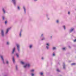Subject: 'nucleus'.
Here are the masks:
<instances>
[{
  "label": "nucleus",
  "instance_id": "nucleus-1",
  "mask_svg": "<svg viewBox=\"0 0 76 76\" xmlns=\"http://www.w3.org/2000/svg\"><path fill=\"white\" fill-rule=\"evenodd\" d=\"M31 66V65H30V64L29 63H26L25 64V65H24L23 66V67L24 68V69H26L27 67H28V68H29Z\"/></svg>",
  "mask_w": 76,
  "mask_h": 76
},
{
  "label": "nucleus",
  "instance_id": "nucleus-2",
  "mask_svg": "<svg viewBox=\"0 0 76 76\" xmlns=\"http://www.w3.org/2000/svg\"><path fill=\"white\" fill-rule=\"evenodd\" d=\"M16 45L17 46V49L18 53H20V45L19 44H16Z\"/></svg>",
  "mask_w": 76,
  "mask_h": 76
},
{
  "label": "nucleus",
  "instance_id": "nucleus-3",
  "mask_svg": "<svg viewBox=\"0 0 76 76\" xmlns=\"http://www.w3.org/2000/svg\"><path fill=\"white\" fill-rule=\"evenodd\" d=\"M22 31H22V29L20 30V32L19 33V37H22Z\"/></svg>",
  "mask_w": 76,
  "mask_h": 76
},
{
  "label": "nucleus",
  "instance_id": "nucleus-4",
  "mask_svg": "<svg viewBox=\"0 0 76 76\" xmlns=\"http://www.w3.org/2000/svg\"><path fill=\"white\" fill-rule=\"evenodd\" d=\"M11 27H9V28H8L6 31V32L5 33L6 34H8V32H9V30L10 29H11Z\"/></svg>",
  "mask_w": 76,
  "mask_h": 76
},
{
  "label": "nucleus",
  "instance_id": "nucleus-5",
  "mask_svg": "<svg viewBox=\"0 0 76 76\" xmlns=\"http://www.w3.org/2000/svg\"><path fill=\"white\" fill-rule=\"evenodd\" d=\"M12 2L15 6L16 5V0H12Z\"/></svg>",
  "mask_w": 76,
  "mask_h": 76
},
{
  "label": "nucleus",
  "instance_id": "nucleus-6",
  "mask_svg": "<svg viewBox=\"0 0 76 76\" xmlns=\"http://www.w3.org/2000/svg\"><path fill=\"white\" fill-rule=\"evenodd\" d=\"M2 10L4 13V14H5L6 13V11L5 10V8H2Z\"/></svg>",
  "mask_w": 76,
  "mask_h": 76
},
{
  "label": "nucleus",
  "instance_id": "nucleus-7",
  "mask_svg": "<svg viewBox=\"0 0 76 76\" xmlns=\"http://www.w3.org/2000/svg\"><path fill=\"white\" fill-rule=\"evenodd\" d=\"M46 48L47 50H49V44L48 43L46 44Z\"/></svg>",
  "mask_w": 76,
  "mask_h": 76
},
{
  "label": "nucleus",
  "instance_id": "nucleus-8",
  "mask_svg": "<svg viewBox=\"0 0 76 76\" xmlns=\"http://www.w3.org/2000/svg\"><path fill=\"white\" fill-rule=\"evenodd\" d=\"M1 35L2 37H4V31L3 30H2L1 31Z\"/></svg>",
  "mask_w": 76,
  "mask_h": 76
},
{
  "label": "nucleus",
  "instance_id": "nucleus-9",
  "mask_svg": "<svg viewBox=\"0 0 76 76\" xmlns=\"http://www.w3.org/2000/svg\"><path fill=\"white\" fill-rule=\"evenodd\" d=\"M1 58L2 60V62H3V64H4V59L3 58V57L2 56H1Z\"/></svg>",
  "mask_w": 76,
  "mask_h": 76
},
{
  "label": "nucleus",
  "instance_id": "nucleus-10",
  "mask_svg": "<svg viewBox=\"0 0 76 76\" xmlns=\"http://www.w3.org/2000/svg\"><path fill=\"white\" fill-rule=\"evenodd\" d=\"M15 50H16V49L15 48V47H14L13 49L12 50V54H14V53H15Z\"/></svg>",
  "mask_w": 76,
  "mask_h": 76
},
{
  "label": "nucleus",
  "instance_id": "nucleus-11",
  "mask_svg": "<svg viewBox=\"0 0 76 76\" xmlns=\"http://www.w3.org/2000/svg\"><path fill=\"white\" fill-rule=\"evenodd\" d=\"M23 9L24 10L25 14H26V8L25 6L23 7Z\"/></svg>",
  "mask_w": 76,
  "mask_h": 76
},
{
  "label": "nucleus",
  "instance_id": "nucleus-12",
  "mask_svg": "<svg viewBox=\"0 0 76 76\" xmlns=\"http://www.w3.org/2000/svg\"><path fill=\"white\" fill-rule=\"evenodd\" d=\"M63 69H66V66H65V63H64L63 64Z\"/></svg>",
  "mask_w": 76,
  "mask_h": 76
},
{
  "label": "nucleus",
  "instance_id": "nucleus-13",
  "mask_svg": "<svg viewBox=\"0 0 76 76\" xmlns=\"http://www.w3.org/2000/svg\"><path fill=\"white\" fill-rule=\"evenodd\" d=\"M15 55L17 58H19V54L18 53H16L15 54Z\"/></svg>",
  "mask_w": 76,
  "mask_h": 76
},
{
  "label": "nucleus",
  "instance_id": "nucleus-14",
  "mask_svg": "<svg viewBox=\"0 0 76 76\" xmlns=\"http://www.w3.org/2000/svg\"><path fill=\"white\" fill-rule=\"evenodd\" d=\"M74 30V28H71L69 31L70 32H72L73 30Z\"/></svg>",
  "mask_w": 76,
  "mask_h": 76
},
{
  "label": "nucleus",
  "instance_id": "nucleus-15",
  "mask_svg": "<svg viewBox=\"0 0 76 76\" xmlns=\"http://www.w3.org/2000/svg\"><path fill=\"white\" fill-rule=\"evenodd\" d=\"M33 46V45H30L29 46V48L30 49L32 48V47Z\"/></svg>",
  "mask_w": 76,
  "mask_h": 76
},
{
  "label": "nucleus",
  "instance_id": "nucleus-16",
  "mask_svg": "<svg viewBox=\"0 0 76 76\" xmlns=\"http://www.w3.org/2000/svg\"><path fill=\"white\" fill-rule=\"evenodd\" d=\"M45 37H42V38L41 39V40L42 41H43V40H45Z\"/></svg>",
  "mask_w": 76,
  "mask_h": 76
},
{
  "label": "nucleus",
  "instance_id": "nucleus-17",
  "mask_svg": "<svg viewBox=\"0 0 76 76\" xmlns=\"http://www.w3.org/2000/svg\"><path fill=\"white\" fill-rule=\"evenodd\" d=\"M52 49L53 50H56L57 49L56 48V47H53Z\"/></svg>",
  "mask_w": 76,
  "mask_h": 76
},
{
  "label": "nucleus",
  "instance_id": "nucleus-18",
  "mask_svg": "<svg viewBox=\"0 0 76 76\" xmlns=\"http://www.w3.org/2000/svg\"><path fill=\"white\" fill-rule=\"evenodd\" d=\"M12 60L14 63H15V59L14 58V57H13L12 58Z\"/></svg>",
  "mask_w": 76,
  "mask_h": 76
},
{
  "label": "nucleus",
  "instance_id": "nucleus-19",
  "mask_svg": "<svg viewBox=\"0 0 76 76\" xmlns=\"http://www.w3.org/2000/svg\"><path fill=\"white\" fill-rule=\"evenodd\" d=\"M2 20H4V19H5V16H3L2 17Z\"/></svg>",
  "mask_w": 76,
  "mask_h": 76
},
{
  "label": "nucleus",
  "instance_id": "nucleus-20",
  "mask_svg": "<svg viewBox=\"0 0 76 76\" xmlns=\"http://www.w3.org/2000/svg\"><path fill=\"white\" fill-rule=\"evenodd\" d=\"M20 63L22 64H25V62L22 61H21L20 62Z\"/></svg>",
  "mask_w": 76,
  "mask_h": 76
},
{
  "label": "nucleus",
  "instance_id": "nucleus-21",
  "mask_svg": "<svg viewBox=\"0 0 76 76\" xmlns=\"http://www.w3.org/2000/svg\"><path fill=\"white\" fill-rule=\"evenodd\" d=\"M16 70H18V67L17 65L16 66Z\"/></svg>",
  "mask_w": 76,
  "mask_h": 76
},
{
  "label": "nucleus",
  "instance_id": "nucleus-22",
  "mask_svg": "<svg viewBox=\"0 0 76 76\" xmlns=\"http://www.w3.org/2000/svg\"><path fill=\"white\" fill-rule=\"evenodd\" d=\"M62 27L63 28L64 30L66 29V26H62Z\"/></svg>",
  "mask_w": 76,
  "mask_h": 76
},
{
  "label": "nucleus",
  "instance_id": "nucleus-23",
  "mask_svg": "<svg viewBox=\"0 0 76 76\" xmlns=\"http://www.w3.org/2000/svg\"><path fill=\"white\" fill-rule=\"evenodd\" d=\"M10 44V43H9V42H7V43H6L7 45H9Z\"/></svg>",
  "mask_w": 76,
  "mask_h": 76
},
{
  "label": "nucleus",
  "instance_id": "nucleus-24",
  "mask_svg": "<svg viewBox=\"0 0 76 76\" xmlns=\"http://www.w3.org/2000/svg\"><path fill=\"white\" fill-rule=\"evenodd\" d=\"M31 72H34V69H31Z\"/></svg>",
  "mask_w": 76,
  "mask_h": 76
},
{
  "label": "nucleus",
  "instance_id": "nucleus-25",
  "mask_svg": "<svg viewBox=\"0 0 76 76\" xmlns=\"http://www.w3.org/2000/svg\"><path fill=\"white\" fill-rule=\"evenodd\" d=\"M72 66H74L75 65H76V64L75 63H73L71 64Z\"/></svg>",
  "mask_w": 76,
  "mask_h": 76
},
{
  "label": "nucleus",
  "instance_id": "nucleus-26",
  "mask_svg": "<svg viewBox=\"0 0 76 76\" xmlns=\"http://www.w3.org/2000/svg\"><path fill=\"white\" fill-rule=\"evenodd\" d=\"M56 22L57 23H59V20H57L56 21Z\"/></svg>",
  "mask_w": 76,
  "mask_h": 76
},
{
  "label": "nucleus",
  "instance_id": "nucleus-27",
  "mask_svg": "<svg viewBox=\"0 0 76 76\" xmlns=\"http://www.w3.org/2000/svg\"><path fill=\"white\" fill-rule=\"evenodd\" d=\"M6 64H9V61H6Z\"/></svg>",
  "mask_w": 76,
  "mask_h": 76
},
{
  "label": "nucleus",
  "instance_id": "nucleus-28",
  "mask_svg": "<svg viewBox=\"0 0 76 76\" xmlns=\"http://www.w3.org/2000/svg\"><path fill=\"white\" fill-rule=\"evenodd\" d=\"M17 9H18V10H20V7H19V6H18L17 7Z\"/></svg>",
  "mask_w": 76,
  "mask_h": 76
},
{
  "label": "nucleus",
  "instance_id": "nucleus-29",
  "mask_svg": "<svg viewBox=\"0 0 76 76\" xmlns=\"http://www.w3.org/2000/svg\"><path fill=\"white\" fill-rule=\"evenodd\" d=\"M40 75H41V76H42V75H43V73H42V72H40Z\"/></svg>",
  "mask_w": 76,
  "mask_h": 76
},
{
  "label": "nucleus",
  "instance_id": "nucleus-30",
  "mask_svg": "<svg viewBox=\"0 0 76 76\" xmlns=\"http://www.w3.org/2000/svg\"><path fill=\"white\" fill-rule=\"evenodd\" d=\"M57 72H60V71L58 69H57Z\"/></svg>",
  "mask_w": 76,
  "mask_h": 76
},
{
  "label": "nucleus",
  "instance_id": "nucleus-31",
  "mask_svg": "<svg viewBox=\"0 0 76 76\" xmlns=\"http://www.w3.org/2000/svg\"><path fill=\"white\" fill-rule=\"evenodd\" d=\"M49 15L48 14H47L46 15V16L47 18H48V16Z\"/></svg>",
  "mask_w": 76,
  "mask_h": 76
},
{
  "label": "nucleus",
  "instance_id": "nucleus-32",
  "mask_svg": "<svg viewBox=\"0 0 76 76\" xmlns=\"http://www.w3.org/2000/svg\"><path fill=\"white\" fill-rule=\"evenodd\" d=\"M53 56H56V54H55L54 53H53Z\"/></svg>",
  "mask_w": 76,
  "mask_h": 76
},
{
  "label": "nucleus",
  "instance_id": "nucleus-33",
  "mask_svg": "<svg viewBox=\"0 0 76 76\" xmlns=\"http://www.w3.org/2000/svg\"><path fill=\"white\" fill-rule=\"evenodd\" d=\"M7 23V21H6L5 22V24H6V23Z\"/></svg>",
  "mask_w": 76,
  "mask_h": 76
},
{
  "label": "nucleus",
  "instance_id": "nucleus-34",
  "mask_svg": "<svg viewBox=\"0 0 76 76\" xmlns=\"http://www.w3.org/2000/svg\"><path fill=\"white\" fill-rule=\"evenodd\" d=\"M31 76H34V74H33V73H32L31 74Z\"/></svg>",
  "mask_w": 76,
  "mask_h": 76
},
{
  "label": "nucleus",
  "instance_id": "nucleus-35",
  "mask_svg": "<svg viewBox=\"0 0 76 76\" xmlns=\"http://www.w3.org/2000/svg\"><path fill=\"white\" fill-rule=\"evenodd\" d=\"M41 37H43V34H41Z\"/></svg>",
  "mask_w": 76,
  "mask_h": 76
},
{
  "label": "nucleus",
  "instance_id": "nucleus-36",
  "mask_svg": "<svg viewBox=\"0 0 76 76\" xmlns=\"http://www.w3.org/2000/svg\"><path fill=\"white\" fill-rule=\"evenodd\" d=\"M68 47L69 48H71V47L70 46H68Z\"/></svg>",
  "mask_w": 76,
  "mask_h": 76
},
{
  "label": "nucleus",
  "instance_id": "nucleus-37",
  "mask_svg": "<svg viewBox=\"0 0 76 76\" xmlns=\"http://www.w3.org/2000/svg\"><path fill=\"white\" fill-rule=\"evenodd\" d=\"M65 48H62V50H65Z\"/></svg>",
  "mask_w": 76,
  "mask_h": 76
},
{
  "label": "nucleus",
  "instance_id": "nucleus-38",
  "mask_svg": "<svg viewBox=\"0 0 76 76\" xmlns=\"http://www.w3.org/2000/svg\"><path fill=\"white\" fill-rule=\"evenodd\" d=\"M42 59L44 60V58L43 57H42Z\"/></svg>",
  "mask_w": 76,
  "mask_h": 76
},
{
  "label": "nucleus",
  "instance_id": "nucleus-39",
  "mask_svg": "<svg viewBox=\"0 0 76 76\" xmlns=\"http://www.w3.org/2000/svg\"><path fill=\"white\" fill-rule=\"evenodd\" d=\"M48 18V20H50V18H49L48 17H47Z\"/></svg>",
  "mask_w": 76,
  "mask_h": 76
},
{
  "label": "nucleus",
  "instance_id": "nucleus-40",
  "mask_svg": "<svg viewBox=\"0 0 76 76\" xmlns=\"http://www.w3.org/2000/svg\"><path fill=\"white\" fill-rule=\"evenodd\" d=\"M74 42H76V39H75V40H74Z\"/></svg>",
  "mask_w": 76,
  "mask_h": 76
},
{
  "label": "nucleus",
  "instance_id": "nucleus-41",
  "mask_svg": "<svg viewBox=\"0 0 76 76\" xmlns=\"http://www.w3.org/2000/svg\"><path fill=\"white\" fill-rule=\"evenodd\" d=\"M70 12H68V14L69 15V14H70Z\"/></svg>",
  "mask_w": 76,
  "mask_h": 76
},
{
  "label": "nucleus",
  "instance_id": "nucleus-42",
  "mask_svg": "<svg viewBox=\"0 0 76 76\" xmlns=\"http://www.w3.org/2000/svg\"><path fill=\"white\" fill-rule=\"evenodd\" d=\"M34 1H37L38 0H34Z\"/></svg>",
  "mask_w": 76,
  "mask_h": 76
},
{
  "label": "nucleus",
  "instance_id": "nucleus-43",
  "mask_svg": "<svg viewBox=\"0 0 76 76\" xmlns=\"http://www.w3.org/2000/svg\"><path fill=\"white\" fill-rule=\"evenodd\" d=\"M52 36H50V38H51V39H52Z\"/></svg>",
  "mask_w": 76,
  "mask_h": 76
},
{
  "label": "nucleus",
  "instance_id": "nucleus-44",
  "mask_svg": "<svg viewBox=\"0 0 76 76\" xmlns=\"http://www.w3.org/2000/svg\"><path fill=\"white\" fill-rule=\"evenodd\" d=\"M75 10H76V9H75Z\"/></svg>",
  "mask_w": 76,
  "mask_h": 76
}]
</instances>
